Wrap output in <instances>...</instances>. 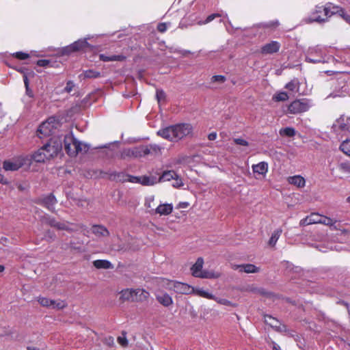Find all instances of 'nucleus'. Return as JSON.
Segmentation results:
<instances>
[{"instance_id": "dca6fc26", "label": "nucleus", "mask_w": 350, "mask_h": 350, "mask_svg": "<svg viewBox=\"0 0 350 350\" xmlns=\"http://www.w3.org/2000/svg\"><path fill=\"white\" fill-rule=\"evenodd\" d=\"M232 268L234 270H239L240 272H245L247 273H258L260 268L253 264H242V265H232Z\"/></svg>"}, {"instance_id": "9d476101", "label": "nucleus", "mask_w": 350, "mask_h": 350, "mask_svg": "<svg viewBox=\"0 0 350 350\" xmlns=\"http://www.w3.org/2000/svg\"><path fill=\"white\" fill-rule=\"evenodd\" d=\"M44 150L46 157L50 159L56 156L62 150V146L60 141L51 139L49 142L42 147Z\"/></svg>"}, {"instance_id": "7c9ffc66", "label": "nucleus", "mask_w": 350, "mask_h": 350, "mask_svg": "<svg viewBox=\"0 0 350 350\" xmlns=\"http://www.w3.org/2000/svg\"><path fill=\"white\" fill-rule=\"evenodd\" d=\"M288 180L290 184L295 185L299 188L304 187L306 184V180L300 175L290 176Z\"/></svg>"}, {"instance_id": "cd10ccee", "label": "nucleus", "mask_w": 350, "mask_h": 350, "mask_svg": "<svg viewBox=\"0 0 350 350\" xmlns=\"http://www.w3.org/2000/svg\"><path fill=\"white\" fill-rule=\"evenodd\" d=\"M158 178L155 176H140V184L144 186H152L158 183Z\"/></svg>"}, {"instance_id": "4d7b16f0", "label": "nucleus", "mask_w": 350, "mask_h": 350, "mask_svg": "<svg viewBox=\"0 0 350 350\" xmlns=\"http://www.w3.org/2000/svg\"><path fill=\"white\" fill-rule=\"evenodd\" d=\"M167 29V25L165 23H160L157 25V30L161 32H165Z\"/></svg>"}, {"instance_id": "473e14b6", "label": "nucleus", "mask_w": 350, "mask_h": 350, "mask_svg": "<svg viewBox=\"0 0 350 350\" xmlns=\"http://www.w3.org/2000/svg\"><path fill=\"white\" fill-rule=\"evenodd\" d=\"M177 176L176 173L174 170H167L163 172L162 175L158 178L159 183L170 181Z\"/></svg>"}, {"instance_id": "5701e85b", "label": "nucleus", "mask_w": 350, "mask_h": 350, "mask_svg": "<svg viewBox=\"0 0 350 350\" xmlns=\"http://www.w3.org/2000/svg\"><path fill=\"white\" fill-rule=\"evenodd\" d=\"M156 298L159 303L165 307L170 306L173 303L172 297L167 293H158Z\"/></svg>"}, {"instance_id": "412c9836", "label": "nucleus", "mask_w": 350, "mask_h": 350, "mask_svg": "<svg viewBox=\"0 0 350 350\" xmlns=\"http://www.w3.org/2000/svg\"><path fill=\"white\" fill-rule=\"evenodd\" d=\"M100 60L107 62H124L126 60V57L124 55H106L105 54L99 55Z\"/></svg>"}, {"instance_id": "bf43d9fd", "label": "nucleus", "mask_w": 350, "mask_h": 350, "mask_svg": "<svg viewBox=\"0 0 350 350\" xmlns=\"http://www.w3.org/2000/svg\"><path fill=\"white\" fill-rule=\"evenodd\" d=\"M51 225L55 227H57L58 229H66V224H60V223L55 221H52L51 222Z\"/></svg>"}, {"instance_id": "79ce46f5", "label": "nucleus", "mask_w": 350, "mask_h": 350, "mask_svg": "<svg viewBox=\"0 0 350 350\" xmlns=\"http://www.w3.org/2000/svg\"><path fill=\"white\" fill-rule=\"evenodd\" d=\"M273 99L275 101H285L288 99V94L285 92H281L278 93L273 96Z\"/></svg>"}, {"instance_id": "4be33fe9", "label": "nucleus", "mask_w": 350, "mask_h": 350, "mask_svg": "<svg viewBox=\"0 0 350 350\" xmlns=\"http://www.w3.org/2000/svg\"><path fill=\"white\" fill-rule=\"evenodd\" d=\"M253 172L259 175H265L268 172V163L265 161H261L252 166Z\"/></svg>"}, {"instance_id": "b1692460", "label": "nucleus", "mask_w": 350, "mask_h": 350, "mask_svg": "<svg viewBox=\"0 0 350 350\" xmlns=\"http://www.w3.org/2000/svg\"><path fill=\"white\" fill-rule=\"evenodd\" d=\"M42 204L46 207L49 211H53L55 205L57 203V200L53 194H49L44 197L42 200Z\"/></svg>"}, {"instance_id": "f3484780", "label": "nucleus", "mask_w": 350, "mask_h": 350, "mask_svg": "<svg viewBox=\"0 0 350 350\" xmlns=\"http://www.w3.org/2000/svg\"><path fill=\"white\" fill-rule=\"evenodd\" d=\"M322 215L319 213H312L305 218L301 219L299 225L301 226H305L310 224H320Z\"/></svg>"}, {"instance_id": "9b49d317", "label": "nucleus", "mask_w": 350, "mask_h": 350, "mask_svg": "<svg viewBox=\"0 0 350 350\" xmlns=\"http://www.w3.org/2000/svg\"><path fill=\"white\" fill-rule=\"evenodd\" d=\"M167 286L170 290H173L175 293L179 294L189 295L193 291V288L191 286L176 280L170 281Z\"/></svg>"}, {"instance_id": "1a4fd4ad", "label": "nucleus", "mask_w": 350, "mask_h": 350, "mask_svg": "<svg viewBox=\"0 0 350 350\" xmlns=\"http://www.w3.org/2000/svg\"><path fill=\"white\" fill-rule=\"evenodd\" d=\"M150 154V148L148 146H139L132 149H126L121 154L122 158L126 157H142Z\"/></svg>"}, {"instance_id": "aec40b11", "label": "nucleus", "mask_w": 350, "mask_h": 350, "mask_svg": "<svg viewBox=\"0 0 350 350\" xmlns=\"http://www.w3.org/2000/svg\"><path fill=\"white\" fill-rule=\"evenodd\" d=\"M133 301L143 302L146 301L150 295V293L144 289H133Z\"/></svg>"}, {"instance_id": "72a5a7b5", "label": "nucleus", "mask_w": 350, "mask_h": 350, "mask_svg": "<svg viewBox=\"0 0 350 350\" xmlns=\"http://www.w3.org/2000/svg\"><path fill=\"white\" fill-rule=\"evenodd\" d=\"M280 269L284 271V274H288L292 272L294 269H297L298 267H295L293 264L288 260H283L280 264Z\"/></svg>"}, {"instance_id": "423d86ee", "label": "nucleus", "mask_w": 350, "mask_h": 350, "mask_svg": "<svg viewBox=\"0 0 350 350\" xmlns=\"http://www.w3.org/2000/svg\"><path fill=\"white\" fill-rule=\"evenodd\" d=\"M310 107V100L306 98L296 99L288 105V111L293 114L301 113L307 111Z\"/></svg>"}, {"instance_id": "6e6552de", "label": "nucleus", "mask_w": 350, "mask_h": 350, "mask_svg": "<svg viewBox=\"0 0 350 350\" xmlns=\"http://www.w3.org/2000/svg\"><path fill=\"white\" fill-rule=\"evenodd\" d=\"M327 21V19L326 16H324V9L322 5H317L306 18V22L308 23H317L322 24Z\"/></svg>"}, {"instance_id": "a878e982", "label": "nucleus", "mask_w": 350, "mask_h": 350, "mask_svg": "<svg viewBox=\"0 0 350 350\" xmlns=\"http://www.w3.org/2000/svg\"><path fill=\"white\" fill-rule=\"evenodd\" d=\"M119 144H120V141H118V140L112 142H110V143H108V144H106L100 145V146H97V147H92L89 144V146H88L89 154L90 152H92L94 150H96V149H99V148H107V149H109L111 151H114L115 148L116 149L118 148Z\"/></svg>"}, {"instance_id": "774afa93", "label": "nucleus", "mask_w": 350, "mask_h": 350, "mask_svg": "<svg viewBox=\"0 0 350 350\" xmlns=\"http://www.w3.org/2000/svg\"><path fill=\"white\" fill-rule=\"evenodd\" d=\"M336 14H338L339 16H340L343 18L345 17V15H347V13L346 12V11L345 10L344 8L340 7L339 10H338V12H337Z\"/></svg>"}, {"instance_id": "052dcab7", "label": "nucleus", "mask_w": 350, "mask_h": 350, "mask_svg": "<svg viewBox=\"0 0 350 350\" xmlns=\"http://www.w3.org/2000/svg\"><path fill=\"white\" fill-rule=\"evenodd\" d=\"M154 200V198L153 196H150L146 198V202H145L146 206L148 208H150L151 203L153 202Z\"/></svg>"}, {"instance_id": "5fc2aeb1", "label": "nucleus", "mask_w": 350, "mask_h": 350, "mask_svg": "<svg viewBox=\"0 0 350 350\" xmlns=\"http://www.w3.org/2000/svg\"><path fill=\"white\" fill-rule=\"evenodd\" d=\"M234 142L237 145L243 146H247L249 145L248 142L242 138H234Z\"/></svg>"}, {"instance_id": "a18cd8bd", "label": "nucleus", "mask_w": 350, "mask_h": 350, "mask_svg": "<svg viewBox=\"0 0 350 350\" xmlns=\"http://www.w3.org/2000/svg\"><path fill=\"white\" fill-rule=\"evenodd\" d=\"M221 15L219 13H213V14H211L209 16H208L205 21H200L198 23V24L199 25L207 24V23L211 22L212 21H213L215 18L221 17Z\"/></svg>"}, {"instance_id": "864d4df0", "label": "nucleus", "mask_w": 350, "mask_h": 350, "mask_svg": "<svg viewBox=\"0 0 350 350\" xmlns=\"http://www.w3.org/2000/svg\"><path fill=\"white\" fill-rule=\"evenodd\" d=\"M197 278H213V274L211 272H208L207 271H202L199 275H198Z\"/></svg>"}, {"instance_id": "603ef678", "label": "nucleus", "mask_w": 350, "mask_h": 350, "mask_svg": "<svg viewBox=\"0 0 350 350\" xmlns=\"http://www.w3.org/2000/svg\"><path fill=\"white\" fill-rule=\"evenodd\" d=\"M118 342L124 347L128 345V340L126 337L125 334H122V336L118 338Z\"/></svg>"}, {"instance_id": "c03bdc74", "label": "nucleus", "mask_w": 350, "mask_h": 350, "mask_svg": "<svg viewBox=\"0 0 350 350\" xmlns=\"http://www.w3.org/2000/svg\"><path fill=\"white\" fill-rule=\"evenodd\" d=\"M25 93L26 95L28 96L29 98L33 97V91L29 88V79H27V75H25Z\"/></svg>"}, {"instance_id": "39448f33", "label": "nucleus", "mask_w": 350, "mask_h": 350, "mask_svg": "<svg viewBox=\"0 0 350 350\" xmlns=\"http://www.w3.org/2000/svg\"><path fill=\"white\" fill-rule=\"evenodd\" d=\"M30 160L28 157L18 156L12 159L5 161L3 163V169L6 171H16L22 166L29 164Z\"/></svg>"}, {"instance_id": "c85d7f7f", "label": "nucleus", "mask_w": 350, "mask_h": 350, "mask_svg": "<svg viewBox=\"0 0 350 350\" xmlns=\"http://www.w3.org/2000/svg\"><path fill=\"white\" fill-rule=\"evenodd\" d=\"M204 264V260L202 257H199L194 265H192L191 268V271L192 273V275L194 277H198L200 272L202 271V267Z\"/></svg>"}, {"instance_id": "de8ad7c7", "label": "nucleus", "mask_w": 350, "mask_h": 350, "mask_svg": "<svg viewBox=\"0 0 350 350\" xmlns=\"http://www.w3.org/2000/svg\"><path fill=\"white\" fill-rule=\"evenodd\" d=\"M198 294L200 296L204 297V298L211 299H215V296L213 295L210 293L208 291L203 290V289L198 290Z\"/></svg>"}, {"instance_id": "680f3d73", "label": "nucleus", "mask_w": 350, "mask_h": 350, "mask_svg": "<svg viewBox=\"0 0 350 350\" xmlns=\"http://www.w3.org/2000/svg\"><path fill=\"white\" fill-rule=\"evenodd\" d=\"M74 87V83L72 81H68L65 87L64 90L66 92L70 93Z\"/></svg>"}, {"instance_id": "f8f14e48", "label": "nucleus", "mask_w": 350, "mask_h": 350, "mask_svg": "<svg viewBox=\"0 0 350 350\" xmlns=\"http://www.w3.org/2000/svg\"><path fill=\"white\" fill-rule=\"evenodd\" d=\"M264 319L266 324L270 325L278 332L286 333L289 331L285 324L282 323L278 319L272 317L270 314H265Z\"/></svg>"}, {"instance_id": "2f4dec72", "label": "nucleus", "mask_w": 350, "mask_h": 350, "mask_svg": "<svg viewBox=\"0 0 350 350\" xmlns=\"http://www.w3.org/2000/svg\"><path fill=\"white\" fill-rule=\"evenodd\" d=\"M31 159L33 160L36 162H44L45 160L49 159V158L46 157L44 150H43L42 148L39 150H38L36 152H35L32 156Z\"/></svg>"}, {"instance_id": "6e6d98bb", "label": "nucleus", "mask_w": 350, "mask_h": 350, "mask_svg": "<svg viewBox=\"0 0 350 350\" xmlns=\"http://www.w3.org/2000/svg\"><path fill=\"white\" fill-rule=\"evenodd\" d=\"M36 64L41 67H48L51 64V61L49 59H39L37 61Z\"/></svg>"}, {"instance_id": "ea45409f", "label": "nucleus", "mask_w": 350, "mask_h": 350, "mask_svg": "<svg viewBox=\"0 0 350 350\" xmlns=\"http://www.w3.org/2000/svg\"><path fill=\"white\" fill-rule=\"evenodd\" d=\"M338 169L342 172L350 174V161L340 163L338 165Z\"/></svg>"}, {"instance_id": "c756f323", "label": "nucleus", "mask_w": 350, "mask_h": 350, "mask_svg": "<svg viewBox=\"0 0 350 350\" xmlns=\"http://www.w3.org/2000/svg\"><path fill=\"white\" fill-rule=\"evenodd\" d=\"M94 266L98 269H110L113 268L112 263L108 260H96L93 262Z\"/></svg>"}, {"instance_id": "f704fd0d", "label": "nucleus", "mask_w": 350, "mask_h": 350, "mask_svg": "<svg viewBox=\"0 0 350 350\" xmlns=\"http://www.w3.org/2000/svg\"><path fill=\"white\" fill-rule=\"evenodd\" d=\"M282 232V228H278L273 231L269 240V245L271 247H274L276 245L278 240L279 239Z\"/></svg>"}, {"instance_id": "bb28decb", "label": "nucleus", "mask_w": 350, "mask_h": 350, "mask_svg": "<svg viewBox=\"0 0 350 350\" xmlns=\"http://www.w3.org/2000/svg\"><path fill=\"white\" fill-rule=\"evenodd\" d=\"M340 6L334 5L332 3H327L323 6L324 9V16L327 17V19L332 16L336 14L338 12Z\"/></svg>"}, {"instance_id": "a211bd4d", "label": "nucleus", "mask_w": 350, "mask_h": 350, "mask_svg": "<svg viewBox=\"0 0 350 350\" xmlns=\"http://www.w3.org/2000/svg\"><path fill=\"white\" fill-rule=\"evenodd\" d=\"M280 49V44L277 41H271L265 44L261 48V53L262 54H272L279 51Z\"/></svg>"}, {"instance_id": "37998d69", "label": "nucleus", "mask_w": 350, "mask_h": 350, "mask_svg": "<svg viewBox=\"0 0 350 350\" xmlns=\"http://www.w3.org/2000/svg\"><path fill=\"white\" fill-rule=\"evenodd\" d=\"M299 83L295 81H291L286 84L285 88L291 92L297 91L299 88Z\"/></svg>"}, {"instance_id": "0eeeda50", "label": "nucleus", "mask_w": 350, "mask_h": 350, "mask_svg": "<svg viewBox=\"0 0 350 350\" xmlns=\"http://www.w3.org/2000/svg\"><path fill=\"white\" fill-rule=\"evenodd\" d=\"M88 46V38H83L79 39L70 45L62 47L60 49V53L63 55H68L72 53L79 52L84 50Z\"/></svg>"}, {"instance_id": "4468645a", "label": "nucleus", "mask_w": 350, "mask_h": 350, "mask_svg": "<svg viewBox=\"0 0 350 350\" xmlns=\"http://www.w3.org/2000/svg\"><path fill=\"white\" fill-rule=\"evenodd\" d=\"M333 129L336 132L350 131V118L341 116L333 124Z\"/></svg>"}, {"instance_id": "c9c22d12", "label": "nucleus", "mask_w": 350, "mask_h": 350, "mask_svg": "<svg viewBox=\"0 0 350 350\" xmlns=\"http://www.w3.org/2000/svg\"><path fill=\"white\" fill-rule=\"evenodd\" d=\"M339 148L346 155L350 157V139L343 141Z\"/></svg>"}, {"instance_id": "a19ab883", "label": "nucleus", "mask_w": 350, "mask_h": 350, "mask_svg": "<svg viewBox=\"0 0 350 350\" xmlns=\"http://www.w3.org/2000/svg\"><path fill=\"white\" fill-rule=\"evenodd\" d=\"M15 69L17 71H18V72H20L21 73L23 74V81H25V75H27V79H29V78L33 77V76H34V72H33L29 71L26 68H16Z\"/></svg>"}, {"instance_id": "8fccbe9b", "label": "nucleus", "mask_w": 350, "mask_h": 350, "mask_svg": "<svg viewBox=\"0 0 350 350\" xmlns=\"http://www.w3.org/2000/svg\"><path fill=\"white\" fill-rule=\"evenodd\" d=\"M226 79V77L221 75H214L211 77L212 82L224 83L225 82Z\"/></svg>"}, {"instance_id": "3c124183", "label": "nucleus", "mask_w": 350, "mask_h": 350, "mask_svg": "<svg viewBox=\"0 0 350 350\" xmlns=\"http://www.w3.org/2000/svg\"><path fill=\"white\" fill-rule=\"evenodd\" d=\"M126 182L140 184V176H136L128 174Z\"/></svg>"}, {"instance_id": "69168bd1", "label": "nucleus", "mask_w": 350, "mask_h": 350, "mask_svg": "<svg viewBox=\"0 0 350 350\" xmlns=\"http://www.w3.org/2000/svg\"><path fill=\"white\" fill-rule=\"evenodd\" d=\"M148 146L150 148V153L152 152H157L160 150L159 147L156 144H150Z\"/></svg>"}, {"instance_id": "6ab92c4d", "label": "nucleus", "mask_w": 350, "mask_h": 350, "mask_svg": "<svg viewBox=\"0 0 350 350\" xmlns=\"http://www.w3.org/2000/svg\"><path fill=\"white\" fill-rule=\"evenodd\" d=\"M91 232L97 238L105 237L109 236V232L103 225H93L90 229Z\"/></svg>"}, {"instance_id": "e2e57ef3", "label": "nucleus", "mask_w": 350, "mask_h": 350, "mask_svg": "<svg viewBox=\"0 0 350 350\" xmlns=\"http://www.w3.org/2000/svg\"><path fill=\"white\" fill-rule=\"evenodd\" d=\"M217 301L218 303L225 305V306H230L231 305V302L226 299L219 298V299H217Z\"/></svg>"}, {"instance_id": "20e7f679", "label": "nucleus", "mask_w": 350, "mask_h": 350, "mask_svg": "<svg viewBox=\"0 0 350 350\" xmlns=\"http://www.w3.org/2000/svg\"><path fill=\"white\" fill-rule=\"evenodd\" d=\"M64 149L70 157H75L81 151V144L72 134L66 135L64 139Z\"/></svg>"}, {"instance_id": "7ed1b4c3", "label": "nucleus", "mask_w": 350, "mask_h": 350, "mask_svg": "<svg viewBox=\"0 0 350 350\" xmlns=\"http://www.w3.org/2000/svg\"><path fill=\"white\" fill-rule=\"evenodd\" d=\"M60 126L61 122L58 118L54 116L50 117L39 126L37 135L40 138L50 136L55 134Z\"/></svg>"}, {"instance_id": "f03ea898", "label": "nucleus", "mask_w": 350, "mask_h": 350, "mask_svg": "<svg viewBox=\"0 0 350 350\" xmlns=\"http://www.w3.org/2000/svg\"><path fill=\"white\" fill-rule=\"evenodd\" d=\"M193 131V126L188 123H180L170 125L157 131V135L170 142H178L190 135Z\"/></svg>"}, {"instance_id": "0e129e2a", "label": "nucleus", "mask_w": 350, "mask_h": 350, "mask_svg": "<svg viewBox=\"0 0 350 350\" xmlns=\"http://www.w3.org/2000/svg\"><path fill=\"white\" fill-rule=\"evenodd\" d=\"M100 75V72H95L89 69V78H96Z\"/></svg>"}, {"instance_id": "f257e3e1", "label": "nucleus", "mask_w": 350, "mask_h": 350, "mask_svg": "<svg viewBox=\"0 0 350 350\" xmlns=\"http://www.w3.org/2000/svg\"><path fill=\"white\" fill-rule=\"evenodd\" d=\"M329 48V46L321 45L310 47L306 52L305 61L312 64H325L329 62L335 64L336 62H342V57L338 55H337V57L339 59L331 55H328V49Z\"/></svg>"}, {"instance_id": "2eb2a0df", "label": "nucleus", "mask_w": 350, "mask_h": 350, "mask_svg": "<svg viewBox=\"0 0 350 350\" xmlns=\"http://www.w3.org/2000/svg\"><path fill=\"white\" fill-rule=\"evenodd\" d=\"M38 301L40 305L44 307H51L53 308L62 309L66 306L64 301L51 300L46 297H38Z\"/></svg>"}, {"instance_id": "ddd939ff", "label": "nucleus", "mask_w": 350, "mask_h": 350, "mask_svg": "<svg viewBox=\"0 0 350 350\" xmlns=\"http://www.w3.org/2000/svg\"><path fill=\"white\" fill-rule=\"evenodd\" d=\"M100 175L103 178H107L111 181H116L120 183L126 182L128 174L123 172H116L109 170L107 172H100Z\"/></svg>"}, {"instance_id": "13d9d810", "label": "nucleus", "mask_w": 350, "mask_h": 350, "mask_svg": "<svg viewBox=\"0 0 350 350\" xmlns=\"http://www.w3.org/2000/svg\"><path fill=\"white\" fill-rule=\"evenodd\" d=\"M174 179L175 180V182L172 185L174 187L178 188L183 185L182 180L180 178H178V176H175V178Z\"/></svg>"}, {"instance_id": "58836bf2", "label": "nucleus", "mask_w": 350, "mask_h": 350, "mask_svg": "<svg viewBox=\"0 0 350 350\" xmlns=\"http://www.w3.org/2000/svg\"><path fill=\"white\" fill-rule=\"evenodd\" d=\"M282 136L293 137L295 135V130L293 127H285L280 130Z\"/></svg>"}, {"instance_id": "09e8293b", "label": "nucleus", "mask_w": 350, "mask_h": 350, "mask_svg": "<svg viewBox=\"0 0 350 350\" xmlns=\"http://www.w3.org/2000/svg\"><path fill=\"white\" fill-rule=\"evenodd\" d=\"M156 98L158 103H160L162 100H164L165 98V93L161 89H157L156 91Z\"/></svg>"}, {"instance_id": "e433bc0d", "label": "nucleus", "mask_w": 350, "mask_h": 350, "mask_svg": "<svg viewBox=\"0 0 350 350\" xmlns=\"http://www.w3.org/2000/svg\"><path fill=\"white\" fill-rule=\"evenodd\" d=\"M133 289L131 288H126L124 290H122L121 291V299L123 300H131L133 301Z\"/></svg>"}, {"instance_id": "338daca9", "label": "nucleus", "mask_w": 350, "mask_h": 350, "mask_svg": "<svg viewBox=\"0 0 350 350\" xmlns=\"http://www.w3.org/2000/svg\"><path fill=\"white\" fill-rule=\"evenodd\" d=\"M216 138H217V133L216 132H212V133H209L208 135V139L210 141H213V140L216 139Z\"/></svg>"}, {"instance_id": "4c0bfd02", "label": "nucleus", "mask_w": 350, "mask_h": 350, "mask_svg": "<svg viewBox=\"0 0 350 350\" xmlns=\"http://www.w3.org/2000/svg\"><path fill=\"white\" fill-rule=\"evenodd\" d=\"M336 219H333L330 217H327L326 216L322 215V218L321 219V223L322 224L329 226L332 228H336L335 224L336 223Z\"/></svg>"}, {"instance_id": "49530a36", "label": "nucleus", "mask_w": 350, "mask_h": 350, "mask_svg": "<svg viewBox=\"0 0 350 350\" xmlns=\"http://www.w3.org/2000/svg\"><path fill=\"white\" fill-rule=\"evenodd\" d=\"M12 55L21 60L28 59L30 57V54L21 51L14 53Z\"/></svg>"}, {"instance_id": "393cba45", "label": "nucleus", "mask_w": 350, "mask_h": 350, "mask_svg": "<svg viewBox=\"0 0 350 350\" xmlns=\"http://www.w3.org/2000/svg\"><path fill=\"white\" fill-rule=\"evenodd\" d=\"M172 204L165 203L159 205L154 210V212L160 215H168L172 212Z\"/></svg>"}]
</instances>
